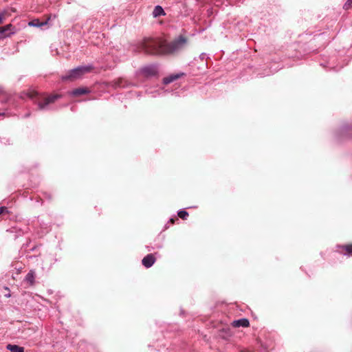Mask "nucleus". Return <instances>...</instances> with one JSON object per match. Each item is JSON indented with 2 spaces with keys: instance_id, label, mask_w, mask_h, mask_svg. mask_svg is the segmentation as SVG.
<instances>
[{
  "instance_id": "1",
  "label": "nucleus",
  "mask_w": 352,
  "mask_h": 352,
  "mask_svg": "<svg viewBox=\"0 0 352 352\" xmlns=\"http://www.w3.org/2000/svg\"><path fill=\"white\" fill-rule=\"evenodd\" d=\"M187 39L179 36L170 43L160 38H146L140 44V50L147 54L164 55L177 52L184 49Z\"/></svg>"
},
{
  "instance_id": "2",
  "label": "nucleus",
  "mask_w": 352,
  "mask_h": 352,
  "mask_svg": "<svg viewBox=\"0 0 352 352\" xmlns=\"http://www.w3.org/2000/svg\"><path fill=\"white\" fill-rule=\"evenodd\" d=\"M92 67L91 66H80L73 69H71L68 72V73L62 76L63 80H70L73 81L79 78H80L82 75L86 73H88L91 71Z\"/></svg>"
},
{
  "instance_id": "3",
  "label": "nucleus",
  "mask_w": 352,
  "mask_h": 352,
  "mask_svg": "<svg viewBox=\"0 0 352 352\" xmlns=\"http://www.w3.org/2000/svg\"><path fill=\"white\" fill-rule=\"evenodd\" d=\"M60 97L58 94H54L50 96H41L36 98L34 102L37 104L39 110H48L50 109V104L54 103L57 99Z\"/></svg>"
},
{
  "instance_id": "4",
  "label": "nucleus",
  "mask_w": 352,
  "mask_h": 352,
  "mask_svg": "<svg viewBox=\"0 0 352 352\" xmlns=\"http://www.w3.org/2000/svg\"><path fill=\"white\" fill-rule=\"evenodd\" d=\"M158 74V69L156 65H148L141 68L136 73L137 78L143 76L144 78H150L157 76Z\"/></svg>"
},
{
  "instance_id": "5",
  "label": "nucleus",
  "mask_w": 352,
  "mask_h": 352,
  "mask_svg": "<svg viewBox=\"0 0 352 352\" xmlns=\"http://www.w3.org/2000/svg\"><path fill=\"white\" fill-rule=\"evenodd\" d=\"M15 33V28L12 24L6 25L3 27H0V34L4 36H10Z\"/></svg>"
},
{
  "instance_id": "6",
  "label": "nucleus",
  "mask_w": 352,
  "mask_h": 352,
  "mask_svg": "<svg viewBox=\"0 0 352 352\" xmlns=\"http://www.w3.org/2000/svg\"><path fill=\"white\" fill-rule=\"evenodd\" d=\"M155 262V258L152 254H147L145 257L142 260V265L146 267H151Z\"/></svg>"
},
{
  "instance_id": "7",
  "label": "nucleus",
  "mask_w": 352,
  "mask_h": 352,
  "mask_svg": "<svg viewBox=\"0 0 352 352\" xmlns=\"http://www.w3.org/2000/svg\"><path fill=\"white\" fill-rule=\"evenodd\" d=\"M131 83H129L126 79L120 78L117 80H115L112 82V86L115 88L117 87H121V88H125L129 87Z\"/></svg>"
},
{
  "instance_id": "8",
  "label": "nucleus",
  "mask_w": 352,
  "mask_h": 352,
  "mask_svg": "<svg viewBox=\"0 0 352 352\" xmlns=\"http://www.w3.org/2000/svg\"><path fill=\"white\" fill-rule=\"evenodd\" d=\"M183 75H184L183 73L170 75L169 76L164 78L163 83L164 85L169 84V83H170V82L177 80L178 78H179Z\"/></svg>"
},
{
  "instance_id": "9",
  "label": "nucleus",
  "mask_w": 352,
  "mask_h": 352,
  "mask_svg": "<svg viewBox=\"0 0 352 352\" xmlns=\"http://www.w3.org/2000/svg\"><path fill=\"white\" fill-rule=\"evenodd\" d=\"M35 279V272L33 270H30L25 277L24 280L27 282L30 285H33Z\"/></svg>"
},
{
  "instance_id": "10",
  "label": "nucleus",
  "mask_w": 352,
  "mask_h": 352,
  "mask_svg": "<svg viewBox=\"0 0 352 352\" xmlns=\"http://www.w3.org/2000/svg\"><path fill=\"white\" fill-rule=\"evenodd\" d=\"M340 248L342 254L347 256H352V243L346 244Z\"/></svg>"
},
{
  "instance_id": "11",
  "label": "nucleus",
  "mask_w": 352,
  "mask_h": 352,
  "mask_svg": "<svg viewBox=\"0 0 352 352\" xmlns=\"http://www.w3.org/2000/svg\"><path fill=\"white\" fill-rule=\"evenodd\" d=\"M89 92V90L87 88L80 87V88L74 89L71 92V94L73 96H81L83 94H88Z\"/></svg>"
},
{
  "instance_id": "12",
  "label": "nucleus",
  "mask_w": 352,
  "mask_h": 352,
  "mask_svg": "<svg viewBox=\"0 0 352 352\" xmlns=\"http://www.w3.org/2000/svg\"><path fill=\"white\" fill-rule=\"evenodd\" d=\"M10 352H24V348L16 344H9L6 346Z\"/></svg>"
},
{
  "instance_id": "13",
  "label": "nucleus",
  "mask_w": 352,
  "mask_h": 352,
  "mask_svg": "<svg viewBox=\"0 0 352 352\" xmlns=\"http://www.w3.org/2000/svg\"><path fill=\"white\" fill-rule=\"evenodd\" d=\"M47 21L41 22L38 19H34L28 23L30 26L36 27V28H42L43 26L47 25Z\"/></svg>"
},
{
  "instance_id": "14",
  "label": "nucleus",
  "mask_w": 352,
  "mask_h": 352,
  "mask_svg": "<svg viewBox=\"0 0 352 352\" xmlns=\"http://www.w3.org/2000/svg\"><path fill=\"white\" fill-rule=\"evenodd\" d=\"M153 15L154 17L165 15L164 10L160 6H156L153 10Z\"/></svg>"
},
{
  "instance_id": "15",
  "label": "nucleus",
  "mask_w": 352,
  "mask_h": 352,
  "mask_svg": "<svg viewBox=\"0 0 352 352\" xmlns=\"http://www.w3.org/2000/svg\"><path fill=\"white\" fill-rule=\"evenodd\" d=\"M146 93L148 94L151 95L152 97H156V96H160L161 94L160 89H155L154 91L147 89L146 90Z\"/></svg>"
},
{
  "instance_id": "16",
  "label": "nucleus",
  "mask_w": 352,
  "mask_h": 352,
  "mask_svg": "<svg viewBox=\"0 0 352 352\" xmlns=\"http://www.w3.org/2000/svg\"><path fill=\"white\" fill-rule=\"evenodd\" d=\"M177 214L182 219H186L188 217V213L184 210H179Z\"/></svg>"
},
{
  "instance_id": "17",
  "label": "nucleus",
  "mask_w": 352,
  "mask_h": 352,
  "mask_svg": "<svg viewBox=\"0 0 352 352\" xmlns=\"http://www.w3.org/2000/svg\"><path fill=\"white\" fill-rule=\"evenodd\" d=\"M232 325L235 327H239L242 326V318L234 320L232 322Z\"/></svg>"
},
{
  "instance_id": "18",
  "label": "nucleus",
  "mask_w": 352,
  "mask_h": 352,
  "mask_svg": "<svg viewBox=\"0 0 352 352\" xmlns=\"http://www.w3.org/2000/svg\"><path fill=\"white\" fill-rule=\"evenodd\" d=\"M352 7V0H347V1L344 5V9L349 10Z\"/></svg>"
},
{
  "instance_id": "19",
  "label": "nucleus",
  "mask_w": 352,
  "mask_h": 352,
  "mask_svg": "<svg viewBox=\"0 0 352 352\" xmlns=\"http://www.w3.org/2000/svg\"><path fill=\"white\" fill-rule=\"evenodd\" d=\"M250 326V322L248 319L243 318V327H248Z\"/></svg>"
},
{
  "instance_id": "20",
  "label": "nucleus",
  "mask_w": 352,
  "mask_h": 352,
  "mask_svg": "<svg viewBox=\"0 0 352 352\" xmlns=\"http://www.w3.org/2000/svg\"><path fill=\"white\" fill-rule=\"evenodd\" d=\"M199 58L201 60H204V59L208 58V55L206 53H202V54H200Z\"/></svg>"
},
{
  "instance_id": "21",
  "label": "nucleus",
  "mask_w": 352,
  "mask_h": 352,
  "mask_svg": "<svg viewBox=\"0 0 352 352\" xmlns=\"http://www.w3.org/2000/svg\"><path fill=\"white\" fill-rule=\"evenodd\" d=\"M4 19H5L4 14L3 13H1L0 14V24L3 23Z\"/></svg>"
},
{
  "instance_id": "22",
  "label": "nucleus",
  "mask_w": 352,
  "mask_h": 352,
  "mask_svg": "<svg viewBox=\"0 0 352 352\" xmlns=\"http://www.w3.org/2000/svg\"><path fill=\"white\" fill-rule=\"evenodd\" d=\"M5 211L8 212V210L6 207H1L0 208V214L3 213Z\"/></svg>"
},
{
  "instance_id": "23",
  "label": "nucleus",
  "mask_w": 352,
  "mask_h": 352,
  "mask_svg": "<svg viewBox=\"0 0 352 352\" xmlns=\"http://www.w3.org/2000/svg\"><path fill=\"white\" fill-rule=\"evenodd\" d=\"M50 260L53 261V263H50V267H51L53 263H54L55 262L57 261V259L56 258H51Z\"/></svg>"
},
{
  "instance_id": "24",
  "label": "nucleus",
  "mask_w": 352,
  "mask_h": 352,
  "mask_svg": "<svg viewBox=\"0 0 352 352\" xmlns=\"http://www.w3.org/2000/svg\"><path fill=\"white\" fill-rule=\"evenodd\" d=\"M132 85L133 86H138V83H133V84H132Z\"/></svg>"
},
{
  "instance_id": "25",
  "label": "nucleus",
  "mask_w": 352,
  "mask_h": 352,
  "mask_svg": "<svg viewBox=\"0 0 352 352\" xmlns=\"http://www.w3.org/2000/svg\"><path fill=\"white\" fill-rule=\"evenodd\" d=\"M170 221L172 223H173V222H174V219H170Z\"/></svg>"
},
{
  "instance_id": "26",
  "label": "nucleus",
  "mask_w": 352,
  "mask_h": 352,
  "mask_svg": "<svg viewBox=\"0 0 352 352\" xmlns=\"http://www.w3.org/2000/svg\"><path fill=\"white\" fill-rule=\"evenodd\" d=\"M30 98H33V97H34V96H33L32 94H31V95L30 96Z\"/></svg>"
}]
</instances>
